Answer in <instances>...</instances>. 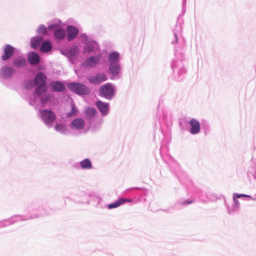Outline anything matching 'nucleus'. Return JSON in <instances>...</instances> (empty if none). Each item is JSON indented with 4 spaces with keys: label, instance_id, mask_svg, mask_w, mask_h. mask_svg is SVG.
I'll list each match as a JSON object with an SVG mask.
<instances>
[{
    "label": "nucleus",
    "instance_id": "1",
    "mask_svg": "<svg viewBox=\"0 0 256 256\" xmlns=\"http://www.w3.org/2000/svg\"><path fill=\"white\" fill-rule=\"evenodd\" d=\"M68 87L70 90L78 94H86L90 92L88 88L82 84L70 83Z\"/></svg>",
    "mask_w": 256,
    "mask_h": 256
},
{
    "label": "nucleus",
    "instance_id": "2",
    "mask_svg": "<svg viewBox=\"0 0 256 256\" xmlns=\"http://www.w3.org/2000/svg\"><path fill=\"white\" fill-rule=\"evenodd\" d=\"M100 93L101 96L110 100L114 94L113 86L110 83H106L100 88Z\"/></svg>",
    "mask_w": 256,
    "mask_h": 256
},
{
    "label": "nucleus",
    "instance_id": "3",
    "mask_svg": "<svg viewBox=\"0 0 256 256\" xmlns=\"http://www.w3.org/2000/svg\"><path fill=\"white\" fill-rule=\"evenodd\" d=\"M40 116L46 124L54 122L56 119V115L50 110H44L41 112Z\"/></svg>",
    "mask_w": 256,
    "mask_h": 256
},
{
    "label": "nucleus",
    "instance_id": "4",
    "mask_svg": "<svg viewBox=\"0 0 256 256\" xmlns=\"http://www.w3.org/2000/svg\"><path fill=\"white\" fill-rule=\"evenodd\" d=\"M88 80L90 82L94 84H100L107 80V77L104 74L100 73L96 76H90Z\"/></svg>",
    "mask_w": 256,
    "mask_h": 256
},
{
    "label": "nucleus",
    "instance_id": "5",
    "mask_svg": "<svg viewBox=\"0 0 256 256\" xmlns=\"http://www.w3.org/2000/svg\"><path fill=\"white\" fill-rule=\"evenodd\" d=\"M4 54L2 56L3 60L10 58L14 54V48L10 44H6L4 50Z\"/></svg>",
    "mask_w": 256,
    "mask_h": 256
},
{
    "label": "nucleus",
    "instance_id": "6",
    "mask_svg": "<svg viewBox=\"0 0 256 256\" xmlns=\"http://www.w3.org/2000/svg\"><path fill=\"white\" fill-rule=\"evenodd\" d=\"M190 124L191 126L190 132L193 134H196L200 130V123L196 119L192 118L190 122Z\"/></svg>",
    "mask_w": 256,
    "mask_h": 256
},
{
    "label": "nucleus",
    "instance_id": "7",
    "mask_svg": "<svg viewBox=\"0 0 256 256\" xmlns=\"http://www.w3.org/2000/svg\"><path fill=\"white\" fill-rule=\"evenodd\" d=\"M47 77L42 72L38 73L34 78V82L36 86L46 85Z\"/></svg>",
    "mask_w": 256,
    "mask_h": 256
},
{
    "label": "nucleus",
    "instance_id": "8",
    "mask_svg": "<svg viewBox=\"0 0 256 256\" xmlns=\"http://www.w3.org/2000/svg\"><path fill=\"white\" fill-rule=\"evenodd\" d=\"M67 39L70 41L74 39L78 34V30L76 28L72 26H68L67 28Z\"/></svg>",
    "mask_w": 256,
    "mask_h": 256
},
{
    "label": "nucleus",
    "instance_id": "9",
    "mask_svg": "<svg viewBox=\"0 0 256 256\" xmlns=\"http://www.w3.org/2000/svg\"><path fill=\"white\" fill-rule=\"evenodd\" d=\"M96 106L102 115H106L108 113V104L98 100L96 102Z\"/></svg>",
    "mask_w": 256,
    "mask_h": 256
},
{
    "label": "nucleus",
    "instance_id": "10",
    "mask_svg": "<svg viewBox=\"0 0 256 256\" xmlns=\"http://www.w3.org/2000/svg\"><path fill=\"white\" fill-rule=\"evenodd\" d=\"M100 56H96L90 57L84 62V65L85 66L92 67L95 66L100 60Z\"/></svg>",
    "mask_w": 256,
    "mask_h": 256
},
{
    "label": "nucleus",
    "instance_id": "11",
    "mask_svg": "<svg viewBox=\"0 0 256 256\" xmlns=\"http://www.w3.org/2000/svg\"><path fill=\"white\" fill-rule=\"evenodd\" d=\"M14 73V70L10 67H4L2 68L0 74L4 78H8Z\"/></svg>",
    "mask_w": 256,
    "mask_h": 256
},
{
    "label": "nucleus",
    "instance_id": "12",
    "mask_svg": "<svg viewBox=\"0 0 256 256\" xmlns=\"http://www.w3.org/2000/svg\"><path fill=\"white\" fill-rule=\"evenodd\" d=\"M84 124L85 122L82 118H77L72 120V126L76 128L82 129L84 127Z\"/></svg>",
    "mask_w": 256,
    "mask_h": 256
},
{
    "label": "nucleus",
    "instance_id": "13",
    "mask_svg": "<svg viewBox=\"0 0 256 256\" xmlns=\"http://www.w3.org/2000/svg\"><path fill=\"white\" fill-rule=\"evenodd\" d=\"M28 62L32 64H36L40 62L38 55L34 52H32L28 54Z\"/></svg>",
    "mask_w": 256,
    "mask_h": 256
},
{
    "label": "nucleus",
    "instance_id": "14",
    "mask_svg": "<svg viewBox=\"0 0 256 256\" xmlns=\"http://www.w3.org/2000/svg\"><path fill=\"white\" fill-rule=\"evenodd\" d=\"M53 90L56 92H62L64 90V86L58 82H54L50 84Z\"/></svg>",
    "mask_w": 256,
    "mask_h": 256
},
{
    "label": "nucleus",
    "instance_id": "15",
    "mask_svg": "<svg viewBox=\"0 0 256 256\" xmlns=\"http://www.w3.org/2000/svg\"><path fill=\"white\" fill-rule=\"evenodd\" d=\"M109 69L110 71L112 73V76H115L119 74L120 67L118 64H114L110 65Z\"/></svg>",
    "mask_w": 256,
    "mask_h": 256
},
{
    "label": "nucleus",
    "instance_id": "16",
    "mask_svg": "<svg viewBox=\"0 0 256 256\" xmlns=\"http://www.w3.org/2000/svg\"><path fill=\"white\" fill-rule=\"evenodd\" d=\"M119 58V54L116 52H114L110 54L108 58V61L110 65L114 64H118L117 61Z\"/></svg>",
    "mask_w": 256,
    "mask_h": 256
},
{
    "label": "nucleus",
    "instance_id": "17",
    "mask_svg": "<svg viewBox=\"0 0 256 256\" xmlns=\"http://www.w3.org/2000/svg\"><path fill=\"white\" fill-rule=\"evenodd\" d=\"M54 35L56 40H62L65 36V31L62 28H58L55 30Z\"/></svg>",
    "mask_w": 256,
    "mask_h": 256
},
{
    "label": "nucleus",
    "instance_id": "18",
    "mask_svg": "<svg viewBox=\"0 0 256 256\" xmlns=\"http://www.w3.org/2000/svg\"><path fill=\"white\" fill-rule=\"evenodd\" d=\"M42 41V38L40 36L34 38L31 40V46L33 48H36L40 45Z\"/></svg>",
    "mask_w": 256,
    "mask_h": 256
},
{
    "label": "nucleus",
    "instance_id": "19",
    "mask_svg": "<svg viewBox=\"0 0 256 256\" xmlns=\"http://www.w3.org/2000/svg\"><path fill=\"white\" fill-rule=\"evenodd\" d=\"M80 166L82 169H90L92 168V164L90 160L86 158L80 162Z\"/></svg>",
    "mask_w": 256,
    "mask_h": 256
},
{
    "label": "nucleus",
    "instance_id": "20",
    "mask_svg": "<svg viewBox=\"0 0 256 256\" xmlns=\"http://www.w3.org/2000/svg\"><path fill=\"white\" fill-rule=\"evenodd\" d=\"M47 90V88L46 85L44 86H37L34 94L40 96L42 94H44Z\"/></svg>",
    "mask_w": 256,
    "mask_h": 256
},
{
    "label": "nucleus",
    "instance_id": "21",
    "mask_svg": "<svg viewBox=\"0 0 256 256\" xmlns=\"http://www.w3.org/2000/svg\"><path fill=\"white\" fill-rule=\"evenodd\" d=\"M84 113L88 118H90L96 115V111L94 108H88L86 109Z\"/></svg>",
    "mask_w": 256,
    "mask_h": 256
},
{
    "label": "nucleus",
    "instance_id": "22",
    "mask_svg": "<svg viewBox=\"0 0 256 256\" xmlns=\"http://www.w3.org/2000/svg\"><path fill=\"white\" fill-rule=\"evenodd\" d=\"M127 201H129V200H126V199H120L116 202H115L112 204H110L108 206V208H116L120 206L122 204H124V202H127Z\"/></svg>",
    "mask_w": 256,
    "mask_h": 256
},
{
    "label": "nucleus",
    "instance_id": "23",
    "mask_svg": "<svg viewBox=\"0 0 256 256\" xmlns=\"http://www.w3.org/2000/svg\"><path fill=\"white\" fill-rule=\"evenodd\" d=\"M52 48L51 44L50 42L46 41L43 42L41 46V50L43 52H48Z\"/></svg>",
    "mask_w": 256,
    "mask_h": 256
},
{
    "label": "nucleus",
    "instance_id": "24",
    "mask_svg": "<svg viewBox=\"0 0 256 256\" xmlns=\"http://www.w3.org/2000/svg\"><path fill=\"white\" fill-rule=\"evenodd\" d=\"M26 62V60L24 58H18L14 61V65L16 67H22L24 66Z\"/></svg>",
    "mask_w": 256,
    "mask_h": 256
},
{
    "label": "nucleus",
    "instance_id": "25",
    "mask_svg": "<svg viewBox=\"0 0 256 256\" xmlns=\"http://www.w3.org/2000/svg\"><path fill=\"white\" fill-rule=\"evenodd\" d=\"M55 130L61 133L64 132L66 130V127L62 124H57L55 126Z\"/></svg>",
    "mask_w": 256,
    "mask_h": 256
},
{
    "label": "nucleus",
    "instance_id": "26",
    "mask_svg": "<svg viewBox=\"0 0 256 256\" xmlns=\"http://www.w3.org/2000/svg\"><path fill=\"white\" fill-rule=\"evenodd\" d=\"M77 113V109L76 107V106L74 104H72L71 106V112L68 114V116H74Z\"/></svg>",
    "mask_w": 256,
    "mask_h": 256
},
{
    "label": "nucleus",
    "instance_id": "27",
    "mask_svg": "<svg viewBox=\"0 0 256 256\" xmlns=\"http://www.w3.org/2000/svg\"><path fill=\"white\" fill-rule=\"evenodd\" d=\"M51 96L50 94H48L45 96H43L41 98V102L42 104H46L47 102L49 100Z\"/></svg>",
    "mask_w": 256,
    "mask_h": 256
},
{
    "label": "nucleus",
    "instance_id": "28",
    "mask_svg": "<svg viewBox=\"0 0 256 256\" xmlns=\"http://www.w3.org/2000/svg\"><path fill=\"white\" fill-rule=\"evenodd\" d=\"M38 32L40 34H45L46 33V28L43 26H40L38 28Z\"/></svg>",
    "mask_w": 256,
    "mask_h": 256
},
{
    "label": "nucleus",
    "instance_id": "29",
    "mask_svg": "<svg viewBox=\"0 0 256 256\" xmlns=\"http://www.w3.org/2000/svg\"><path fill=\"white\" fill-rule=\"evenodd\" d=\"M247 197V198H250V196L244 194H234V198L235 199L236 198H240V197Z\"/></svg>",
    "mask_w": 256,
    "mask_h": 256
},
{
    "label": "nucleus",
    "instance_id": "30",
    "mask_svg": "<svg viewBox=\"0 0 256 256\" xmlns=\"http://www.w3.org/2000/svg\"><path fill=\"white\" fill-rule=\"evenodd\" d=\"M92 50V48L91 46V45H88L86 48L85 50L88 52H90Z\"/></svg>",
    "mask_w": 256,
    "mask_h": 256
},
{
    "label": "nucleus",
    "instance_id": "31",
    "mask_svg": "<svg viewBox=\"0 0 256 256\" xmlns=\"http://www.w3.org/2000/svg\"><path fill=\"white\" fill-rule=\"evenodd\" d=\"M186 202V203H188V204H190V202Z\"/></svg>",
    "mask_w": 256,
    "mask_h": 256
}]
</instances>
